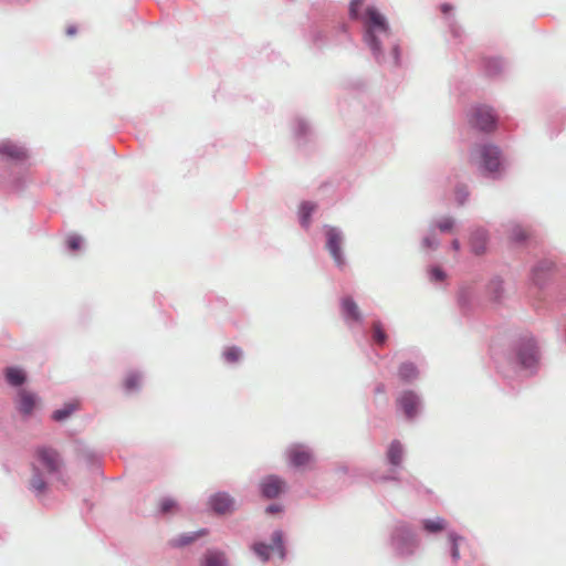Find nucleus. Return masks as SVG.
Returning <instances> with one entry per match:
<instances>
[{"label":"nucleus","instance_id":"obj_1","mask_svg":"<svg viewBox=\"0 0 566 566\" xmlns=\"http://www.w3.org/2000/svg\"><path fill=\"white\" fill-rule=\"evenodd\" d=\"M63 465V459L54 448L49 446L35 448L29 490L42 505H46L45 500L51 490L50 480H62Z\"/></svg>","mask_w":566,"mask_h":566},{"label":"nucleus","instance_id":"obj_2","mask_svg":"<svg viewBox=\"0 0 566 566\" xmlns=\"http://www.w3.org/2000/svg\"><path fill=\"white\" fill-rule=\"evenodd\" d=\"M363 0H352L349 4V15L354 20H359L363 24V40L371 51L378 63L385 61L382 44L391 39V30L384 14L375 7H367L363 14L358 13V8Z\"/></svg>","mask_w":566,"mask_h":566},{"label":"nucleus","instance_id":"obj_3","mask_svg":"<svg viewBox=\"0 0 566 566\" xmlns=\"http://www.w3.org/2000/svg\"><path fill=\"white\" fill-rule=\"evenodd\" d=\"M30 153L28 147L9 138L0 139V184H7L13 191L25 186Z\"/></svg>","mask_w":566,"mask_h":566},{"label":"nucleus","instance_id":"obj_4","mask_svg":"<svg viewBox=\"0 0 566 566\" xmlns=\"http://www.w3.org/2000/svg\"><path fill=\"white\" fill-rule=\"evenodd\" d=\"M389 544L396 556L406 558L418 551L420 541L409 524L397 522L390 532Z\"/></svg>","mask_w":566,"mask_h":566},{"label":"nucleus","instance_id":"obj_5","mask_svg":"<svg viewBox=\"0 0 566 566\" xmlns=\"http://www.w3.org/2000/svg\"><path fill=\"white\" fill-rule=\"evenodd\" d=\"M471 160L478 165L483 175L497 178L502 171L501 150L492 144L476 145L471 151Z\"/></svg>","mask_w":566,"mask_h":566},{"label":"nucleus","instance_id":"obj_6","mask_svg":"<svg viewBox=\"0 0 566 566\" xmlns=\"http://www.w3.org/2000/svg\"><path fill=\"white\" fill-rule=\"evenodd\" d=\"M253 551L262 562H266L271 556L275 555L279 556L281 560H284L286 557V548L283 532L280 530L274 531L271 535L270 543H255Z\"/></svg>","mask_w":566,"mask_h":566},{"label":"nucleus","instance_id":"obj_7","mask_svg":"<svg viewBox=\"0 0 566 566\" xmlns=\"http://www.w3.org/2000/svg\"><path fill=\"white\" fill-rule=\"evenodd\" d=\"M325 237H326V249L332 255L335 264L343 269L346 264V260L344 253L342 251V245L344 243V234L340 229L332 226H325Z\"/></svg>","mask_w":566,"mask_h":566},{"label":"nucleus","instance_id":"obj_8","mask_svg":"<svg viewBox=\"0 0 566 566\" xmlns=\"http://www.w3.org/2000/svg\"><path fill=\"white\" fill-rule=\"evenodd\" d=\"M470 123L482 132H491L495 127L496 115L490 106H475L471 111Z\"/></svg>","mask_w":566,"mask_h":566},{"label":"nucleus","instance_id":"obj_9","mask_svg":"<svg viewBox=\"0 0 566 566\" xmlns=\"http://www.w3.org/2000/svg\"><path fill=\"white\" fill-rule=\"evenodd\" d=\"M259 491L262 497L274 500L287 491V483L283 478L270 474L260 481Z\"/></svg>","mask_w":566,"mask_h":566},{"label":"nucleus","instance_id":"obj_10","mask_svg":"<svg viewBox=\"0 0 566 566\" xmlns=\"http://www.w3.org/2000/svg\"><path fill=\"white\" fill-rule=\"evenodd\" d=\"M516 355L520 366L532 374L538 360L535 340L533 338L522 340Z\"/></svg>","mask_w":566,"mask_h":566},{"label":"nucleus","instance_id":"obj_11","mask_svg":"<svg viewBox=\"0 0 566 566\" xmlns=\"http://www.w3.org/2000/svg\"><path fill=\"white\" fill-rule=\"evenodd\" d=\"M234 499L226 491H218L207 500V510L214 515H226L234 510Z\"/></svg>","mask_w":566,"mask_h":566},{"label":"nucleus","instance_id":"obj_12","mask_svg":"<svg viewBox=\"0 0 566 566\" xmlns=\"http://www.w3.org/2000/svg\"><path fill=\"white\" fill-rule=\"evenodd\" d=\"M286 459L291 467L295 469H305L314 460L312 450L304 444H291L286 451Z\"/></svg>","mask_w":566,"mask_h":566},{"label":"nucleus","instance_id":"obj_13","mask_svg":"<svg viewBox=\"0 0 566 566\" xmlns=\"http://www.w3.org/2000/svg\"><path fill=\"white\" fill-rule=\"evenodd\" d=\"M398 403L408 419H413L421 407L420 397L411 390L403 391L398 399Z\"/></svg>","mask_w":566,"mask_h":566},{"label":"nucleus","instance_id":"obj_14","mask_svg":"<svg viewBox=\"0 0 566 566\" xmlns=\"http://www.w3.org/2000/svg\"><path fill=\"white\" fill-rule=\"evenodd\" d=\"M208 534H209L208 528H200L195 532L181 533V534L170 538L168 542V545L171 548H184V547L195 543L199 538L207 536Z\"/></svg>","mask_w":566,"mask_h":566},{"label":"nucleus","instance_id":"obj_15","mask_svg":"<svg viewBox=\"0 0 566 566\" xmlns=\"http://www.w3.org/2000/svg\"><path fill=\"white\" fill-rule=\"evenodd\" d=\"M340 311L345 322L350 325L352 323H361L363 316L358 305L349 297H343L340 301Z\"/></svg>","mask_w":566,"mask_h":566},{"label":"nucleus","instance_id":"obj_16","mask_svg":"<svg viewBox=\"0 0 566 566\" xmlns=\"http://www.w3.org/2000/svg\"><path fill=\"white\" fill-rule=\"evenodd\" d=\"M489 234L484 228L476 227L470 234V247L472 253L481 255L486 251Z\"/></svg>","mask_w":566,"mask_h":566},{"label":"nucleus","instance_id":"obj_17","mask_svg":"<svg viewBox=\"0 0 566 566\" xmlns=\"http://www.w3.org/2000/svg\"><path fill=\"white\" fill-rule=\"evenodd\" d=\"M18 405L17 409L23 417H29L33 413L36 403L38 396L27 390H20L18 392Z\"/></svg>","mask_w":566,"mask_h":566},{"label":"nucleus","instance_id":"obj_18","mask_svg":"<svg viewBox=\"0 0 566 566\" xmlns=\"http://www.w3.org/2000/svg\"><path fill=\"white\" fill-rule=\"evenodd\" d=\"M553 265V262L549 260H542L537 262L531 271V280L533 284L536 286H543L549 276Z\"/></svg>","mask_w":566,"mask_h":566},{"label":"nucleus","instance_id":"obj_19","mask_svg":"<svg viewBox=\"0 0 566 566\" xmlns=\"http://www.w3.org/2000/svg\"><path fill=\"white\" fill-rule=\"evenodd\" d=\"M467 546V539L455 533L454 531L448 532L447 548L452 559V563H457L460 559V551Z\"/></svg>","mask_w":566,"mask_h":566},{"label":"nucleus","instance_id":"obj_20","mask_svg":"<svg viewBox=\"0 0 566 566\" xmlns=\"http://www.w3.org/2000/svg\"><path fill=\"white\" fill-rule=\"evenodd\" d=\"M76 454L83 460L87 467L94 469L99 468L101 464V454L97 453L94 449L88 447L83 442H78L76 444Z\"/></svg>","mask_w":566,"mask_h":566},{"label":"nucleus","instance_id":"obj_21","mask_svg":"<svg viewBox=\"0 0 566 566\" xmlns=\"http://www.w3.org/2000/svg\"><path fill=\"white\" fill-rule=\"evenodd\" d=\"M200 566H229V560L224 552L208 548L201 557Z\"/></svg>","mask_w":566,"mask_h":566},{"label":"nucleus","instance_id":"obj_22","mask_svg":"<svg viewBox=\"0 0 566 566\" xmlns=\"http://www.w3.org/2000/svg\"><path fill=\"white\" fill-rule=\"evenodd\" d=\"M3 376L8 385L11 387H21L27 382L28 376L27 373L15 366H9L3 369Z\"/></svg>","mask_w":566,"mask_h":566},{"label":"nucleus","instance_id":"obj_23","mask_svg":"<svg viewBox=\"0 0 566 566\" xmlns=\"http://www.w3.org/2000/svg\"><path fill=\"white\" fill-rule=\"evenodd\" d=\"M387 461L390 465L400 467L405 455L403 446L398 440H394L387 450Z\"/></svg>","mask_w":566,"mask_h":566},{"label":"nucleus","instance_id":"obj_24","mask_svg":"<svg viewBox=\"0 0 566 566\" xmlns=\"http://www.w3.org/2000/svg\"><path fill=\"white\" fill-rule=\"evenodd\" d=\"M476 296L473 287L462 286L458 293V303L462 311H469L475 304Z\"/></svg>","mask_w":566,"mask_h":566},{"label":"nucleus","instance_id":"obj_25","mask_svg":"<svg viewBox=\"0 0 566 566\" xmlns=\"http://www.w3.org/2000/svg\"><path fill=\"white\" fill-rule=\"evenodd\" d=\"M486 294L494 303H501L504 296L503 281L500 277L492 279L486 286Z\"/></svg>","mask_w":566,"mask_h":566},{"label":"nucleus","instance_id":"obj_26","mask_svg":"<svg viewBox=\"0 0 566 566\" xmlns=\"http://www.w3.org/2000/svg\"><path fill=\"white\" fill-rule=\"evenodd\" d=\"M243 350L238 346H227L221 353L222 360L228 365H235L243 359Z\"/></svg>","mask_w":566,"mask_h":566},{"label":"nucleus","instance_id":"obj_27","mask_svg":"<svg viewBox=\"0 0 566 566\" xmlns=\"http://www.w3.org/2000/svg\"><path fill=\"white\" fill-rule=\"evenodd\" d=\"M422 528L428 534H437L447 530V521L442 517L426 518L422 521Z\"/></svg>","mask_w":566,"mask_h":566},{"label":"nucleus","instance_id":"obj_28","mask_svg":"<svg viewBox=\"0 0 566 566\" xmlns=\"http://www.w3.org/2000/svg\"><path fill=\"white\" fill-rule=\"evenodd\" d=\"M78 408V405L75 402H66L63 405V407L54 410L51 415L52 420L56 422L65 421L67 418H70L73 412Z\"/></svg>","mask_w":566,"mask_h":566},{"label":"nucleus","instance_id":"obj_29","mask_svg":"<svg viewBox=\"0 0 566 566\" xmlns=\"http://www.w3.org/2000/svg\"><path fill=\"white\" fill-rule=\"evenodd\" d=\"M316 206L313 202L304 201L300 207V222L301 226L307 229L311 224L312 213L315 211Z\"/></svg>","mask_w":566,"mask_h":566},{"label":"nucleus","instance_id":"obj_30","mask_svg":"<svg viewBox=\"0 0 566 566\" xmlns=\"http://www.w3.org/2000/svg\"><path fill=\"white\" fill-rule=\"evenodd\" d=\"M419 371L412 363H403L399 367V377L407 382L417 379Z\"/></svg>","mask_w":566,"mask_h":566},{"label":"nucleus","instance_id":"obj_31","mask_svg":"<svg viewBox=\"0 0 566 566\" xmlns=\"http://www.w3.org/2000/svg\"><path fill=\"white\" fill-rule=\"evenodd\" d=\"M142 375L138 371H130L124 380V389L127 392H133L139 389V381Z\"/></svg>","mask_w":566,"mask_h":566},{"label":"nucleus","instance_id":"obj_32","mask_svg":"<svg viewBox=\"0 0 566 566\" xmlns=\"http://www.w3.org/2000/svg\"><path fill=\"white\" fill-rule=\"evenodd\" d=\"M504 63L501 59L493 57L485 61V72L490 76H495L502 72Z\"/></svg>","mask_w":566,"mask_h":566},{"label":"nucleus","instance_id":"obj_33","mask_svg":"<svg viewBox=\"0 0 566 566\" xmlns=\"http://www.w3.org/2000/svg\"><path fill=\"white\" fill-rule=\"evenodd\" d=\"M178 509V503L171 497H163L159 502V513L163 515L171 514Z\"/></svg>","mask_w":566,"mask_h":566},{"label":"nucleus","instance_id":"obj_34","mask_svg":"<svg viewBox=\"0 0 566 566\" xmlns=\"http://www.w3.org/2000/svg\"><path fill=\"white\" fill-rule=\"evenodd\" d=\"M373 339L380 346H382L387 340V334L380 322H375L373 324Z\"/></svg>","mask_w":566,"mask_h":566},{"label":"nucleus","instance_id":"obj_35","mask_svg":"<svg viewBox=\"0 0 566 566\" xmlns=\"http://www.w3.org/2000/svg\"><path fill=\"white\" fill-rule=\"evenodd\" d=\"M454 223L455 221L453 218L446 217L440 221L433 223L431 228H433L434 230L438 228L441 232H449L452 230Z\"/></svg>","mask_w":566,"mask_h":566},{"label":"nucleus","instance_id":"obj_36","mask_svg":"<svg viewBox=\"0 0 566 566\" xmlns=\"http://www.w3.org/2000/svg\"><path fill=\"white\" fill-rule=\"evenodd\" d=\"M439 245V240L436 238V231L433 228H430L429 233L422 240V247L424 249H437Z\"/></svg>","mask_w":566,"mask_h":566},{"label":"nucleus","instance_id":"obj_37","mask_svg":"<svg viewBox=\"0 0 566 566\" xmlns=\"http://www.w3.org/2000/svg\"><path fill=\"white\" fill-rule=\"evenodd\" d=\"M83 243L82 237L77 234L70 235L66 240V248L71 252H76L81 249Z\"/></svg>","mask_w":566,"mask_h":566},{"label":"nucleus","instance_id":"obj_38","mask_svg":"<svg viewBox=\"0 0 566 566\" xmlns=\"http://www.w3.org/2000/svg\"><path fill=\"white\" fill-rule=\"evenodd\" d=\"M294 133L297 137H301V136H306L307 133L310 132V126L304 120V119H301V118H297L295 122H294Z\"/></svg>","mask_w":566,"mask_h":566},{"label":"nucleus","instance_id":"obj_39","mask_svg":"<svg viewBox=\"0 0 566 566\" xmlns=\"http://www.w3.org/2000/svg\"><path fill=\"white\" fill-rule=\"evenodd\" d=\"M511 239L515 242H522L526 239V232L518 224H513L511 229Z\"/></svg>","mask_w":566,"mask_h":566},{"label":"nucleus","instance_id":"obj_40","mask_svg":"<svg viewBox=\"0 0 566 566\" xmlns=\"http://www.w3.org/2000/svg\"><path fill=\"white\" fill-rule=\"evenodd\" d=\"M311 39H312V42L317 46L324 45L326 43L325 33L317 28H315L311 31Z\"/></svg>","mask_w":566,"mask_h":566},{"label":"nucleus","instance_id":"obj_41","mask_svg":"<svg viewBox=\"0 0 566 566\" xmlns=\"http://www.w3.org/2000/svg\"><path fill=\"white\" fill-rule=\"evenodd\" d=\"M429 277L432 282H441L446 279V272L439 266H431L429 269Z\"/></svg>","mask_w":566,"mask_h":566},{"label":"nucleus","instance_id":"obj_42","mask_svg":"<svg viewBox=\"0 0 566 566\" xmlns=\"http://www.w3.org/2000/svg\"><path fill=\"white\" fill-rule=\"evenodd\" d=\"M469 197V191L465 186H459L455 190V200L459 205H463Z\"/></svg>","mask_w":566,"mask_h":566},{"label":"nucleus","instance_id":"obj_43","mask_svg":"<svg viewBox=\"0 0 566 566\" xmlns=\"http://www.w3.org/2000/svg\"><path fill=\"white\" fill-rule=\"evenodd\" d=\"M283 512V505L280 503H272L265 507V513L269 515L280 514Z\"/></svg>","mask_w":566,"mask_h":566},{"label":"nucleus","instance_id":"obj_44","mask_svg":"<svg viewBox=\"0 0 566 566\" xmlns=\"http://www.w3.org/2000/svg\"><path fill=\"white\" fill-rule=\"evenodd\" d=\"M391 54H392V60H394L395 66H399L400 65V49H399L398 44H396V43L392 44Z\"/></svg>","mask_w":566,"mask_h":566},{"label":"nucleus","instance_id":"obj_45","mask_svg":"<svg viewBox=\"0 0 566 566\" xmlns=\"http://www.w3.org/2000/svg\"><path fill=\"white\" fill-rule=\"evenodd\" d=\"M76 32H77V28L75 25H70L66 29V34L67 35H74V34H76Z\"/></svg>","mask_w":566,"mask_h":566},{"label":"nucleus","instance_id":"obj_46","mask_svg":"<svg viewBox=\"0 0 566 566\" xmlns=\"http://www.w3.org/2000/svg\"><path fill=\"white\" fill-rule=\"evenodd\" d=\"M451 247L454 251H459L460 248H461V243L458 239H454L452 242H451Z\"/></svg>","mask_w":566,"mask_h":566},{"label":"nucleus","instance_id":"obj_47","mask_svg":"<svg viewBox=\"0 0 566 566\" xmlns=\"http://www.w3.org/2000/svg\"><path fill=\"white\" fill-rule=\"evenodd\" d=\"M450 10H452V7L448 3H444L441 6V11L447 14Z\"/></svg>","mask_w":566,"mask_h":566},{"label":"nucleus","instance_id":"obj_48","mask_svg":"<svg viewBox=\"0 0 566 566\" xmlns=\"http://www.w3.org/2000/svg\"><path fill=\"white\" fill-rule=\"evenodd\" d=\"M338 30L343 33H348L347 25L345 23L340 24L338 27Z\"/></svg>","mask_w":566,"mask_h":566},{"label":"nucleus","instance_id":"obj_49","mask_svg":"<svg viewBox=\"0 0 566 566\" xmlns=\"http://www.w3.org/2000/svg\"><path fill=\"white\" fill-rule=\"evenodd\" d=\"M385 479H386V480H397L396 475H394V474H392V475H390V476H387V478H385Z\"/></svg>","mask_w":566,"mask_h":566},{"label":"nucleus","instance_id":"obj_50","mask_svg":"<svg viewBox=\"0 0 566 566\" xmlns=\"http://www.w3.org/2000/svg\"><path fill=\"white\" fill-rule=\"evenodd\" d=\"M452 33H453L455 36H458V35H459V34H458V31H457L455 29H453V28H452Z\"/></svg>","mask_w":566,"mask_h":566}]
</instances>
